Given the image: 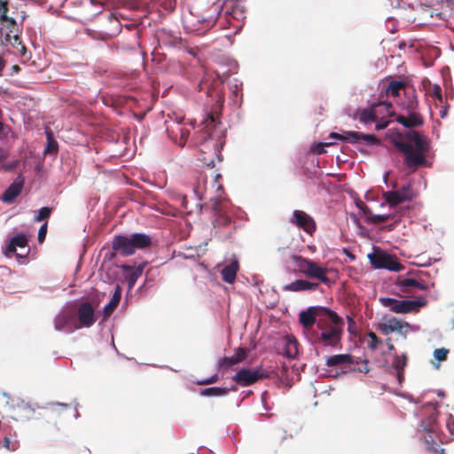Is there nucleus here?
<instances>
[{"mask_svg":"<svg viewBox=\"0 0 454 454\" xmlns=\"http://www.w3.org/2000/svg\"><path fill=\"white\" fill-rule=\"evenodd\" d=\"M344 320L335 311L327 308L323 309V314L318 317L315 331L309 338L315 345L325 348H340L344 332Z\"/></svg>","mask_w":454,"mask_h":454,"instance_id":"nucleus-1","label":"nucleus"},{"mask_svg":"<svg viewBox=\"0 0 454 454\" xmlns=\"http://www.w3.org/2000/svg\"><path fill=\"white\" fill-rule=\"evenodd\" d=\"M403 139H394V145L404 156V164L411 171L427 166L426 154L429 151V144L426 137L416 130H409Z\"/></svg>","mask_w":454,"mask_h":454,"instance_id":"nucleus-2","label":"nucleus"},{"mask_svg":"<svg viewBox=\"0 0 454 454\" xmlns=\"http://www.w3.org/2000/svg\"><path fill=\"white\" fill-rule=\"evenodd\" d=\"M152 245V238L145 233H133L129 236L115 235L112 240V249L121 256L132 255L137 250L146 249Z\"/></svg>","mask_w":454,"mask_h":454,"instance_id":"nucleus-3","label":"nucleus"},{"mask_svg":"<svg viewBox=\"0 0 454 454\" xmlns=\"http://www.w3.org/2000/svg\"><path fill=\"white\" fill-rule=\"evenodd\" d=\"M293 261L299 272L307 278L317 279L327 286H331L334 283V280H332L329 277V274L334 272L333 269L323 267L318 262L301 255L294 256Z\"/></svg>","mask_w":454,"mask_h":454,"instance_id":"nucleus-4","label":"nucleus"},{"mask_svg":"<svg viewBox=\"0 0 454 454\" xmlns=\"http://www.w3.org/2000/svg\"><path fill=\"white\" fill-rule=\"evenodd\" d=\"M328 367L341 366L343 372H359L367 373L369 372L366 361L361 363L355 360L354 356L349 354H339L329 356L325 361Z\"/></svg>","mask_w":454,"mask_h":454,"instance_id":"nucleus-5","label":"nucleus"},{"mask_svg":"<svg viewBox=\"0 0 454 454\" xmlns=\"http://www.w3.org/2000/svg\"><path fill=\"white\" fill-rule=\"evenodd\" d=\"M380 301L384 307H388L391 311L403 314L417 312L421 307L427 304V301L424 298L398 301L394 298L381 297Z\"/></svg>","mask_w":454,"mask_h":454,"instance_id":"nucleus-6","label":"nucleus"},{"mask_svg":"<svg viewBox=\"0 0 454 454\" xmlns=\"http://www.w3.org/2000/svg\"><path fill=\"white\" fill-rule=\"evenodd\" d=\"M371 264L375 269H385L398 272L403 269L397 257L383 251H376L369 255Z\"/></svg>","mask_w":454,"mask_h":454,"instance_id":"nucleus-7","label":"nucleus"},{"mask_svg":"<svg viewBox=\"0 0 454 454\" xmlns=\"http://www.w3.org/2000/svg\"><path fill=\"white\" fill-rule=\"evenodd\" d=\"M212 210L214 212V227H226L231 224V218L229 214V202L221 198L210 200Z\"/></svg>","mask_w":454,"mask_h":454,"instance_id":"nucleus-8","label":"nucleus"},{"mask_svg":"<svg viewBox=\"0 0 454 454\" xmlns=\"http://www.w3.org/2000/svg\"><path fill=\"white\" fill-rule=\"evenodd\" d=\"M96 306L89 301H82L77 307L78 323L74 325L75 329L92 326L96 320Z\"/></svg>","mask_w":454,"mask_h":454,"instance_id":"nucleus-9","label":"nucleus"},{"mask_svg":"<svg viewBox=\"0 0 454 454\" xmlns=\"http://www.w3.org/2000/svg\"><path fill=\"white\" fill-rule=\"evenodd\" d=\"M323 309L324 308L310 307L307 310L300 312L299 320L303 326L304 333L308 339L312 334V332L315 331L317 321L320 317L317 315V312L321 311L323 313Z\"/></svg>","mask_w":454,"mask_h":454,"instance_id":"nucleus-10","label":"nucleus"},{"mask_svg":"<svg viewBox=\"0 0 454 454\" xmlns=\"http://www.w3.org/2000/svg\"><path fill=\"white\" fill-rule=\"evenodd\" d=\"M290 222L299 228H301L309 235H313L317 230V224L313 217L302 210H294Z\"/></svg>","mask_w":454,"mask_h":454,"instance_id":"nucleus-11","label":"nucleus"},{"mask_svg":"<svg viewBox=\"0 0 454 454\" xmlns=\"http://www.w3.org/2000/svg\"><path fill=\"white\" fill-rule=\"evenodd\" d=\"M266 377V374L261 372L259 370H251L243 368L239 370L233 377L232 380L239 385L247 387L250 386L259 380Z\"/></svg>","mask_w":454,"mask_h":454,"instance_id":"nucleus-12","label":"nucleus"},{"mask_svg":"<svg viewBox=\"0 0 454 454\" xmlns=\"http://www.w3.org/2000/svg\"><path fill=\"white\" fill-rule=\"evenodd\" d=\"M147 262H144L137 266H131L129 264H121L120 268L125 273V278L128 282L129 289H132L137 280L141 277Z\"/></svg>","mask_w":454,"mask_h":454,"instance_id":"nucleus-13","label":"nucleus"},{"mask_svg":"<svg viewBox=\"0 0 454 454\" xmlns=\"http://www.w3.org/2000/svg\"><path fill=\"white\" fill-rule=\"evenodd\" d=\"M24 177L20 175L13 183L6 189L2 195V200L5 203H12L20 194L24 186Z\"/></svg>","mask_w":454,"mask_h":454,"instance_id":"nucleus-14","label":"nucleus"},{"mask_svg":"<svg viewBox=\"0 0 454 454\" xmlns=\"http://www.w3.org/2000/svg\"><path fill=\"white\" fill-rule=\"evenodd\" d=\"M407 115H398L396 117V121L409 129L423 125L424 119L419 112H407Z\"/></svg>","mask_w":454,"mask_h":454,"instance_id":"nucleus-15","label":"nucleus"},{"mask_svg":"<svg viewBox=\"0 0 454 454\" xmlns=\"http://www.w3.org/2000/svg\"><path fill=\"white\" fill-rule=\"evenodd\" d=\"M73 314L70 311H62L54 318V327L58 331H72L74 325L72 323Z\"/></svg>","mask_w":454,"mask_h":454,"instance_id":"nucleus-16","label":"nucleus"},{"mask_svg":"<svg viewBox=\"0 0 454 454\" xmlns=\"http://www.w3.org/2000/svg\"><path fill=\"white\" fill-rule=\"evenodd\" d=\"M169 137L180 146H184L190 136V129L176 124L171 129L168 128Z\"/></svg>","mask_w":454,"mask_h":454,"instance_id":"nucleus-17","label":"nucleus"},{"mask_svg":"<svg viewBox=\"0 0 454 454\" xmlns=\"http://www.w3.org/2000/svg\"><path fill=\"white\" fill-rule=\"evenodd\" d=\"M408 323H403L393 317L386 322L380 323L378 329L384 334L387 335L393 332H401L403 327H408Z\"/></svg>","mask_w":454,"mask_h":454,"instance_id":"nucleus-18","label":"nucleus"},{"mask_svg":"<svg viewBox=\"0 0 454 454\" xmlns=\"http://www.w3.org/2000/svg\"><path fill=\"white\" fill-rule=\"evenodd\" d=\"M319 284L315 282H309L305 279L295 280L285 286V290L290 292H300V291H315L318 288Z\"/></svg>","mask_w":454,"mask_h":454,"instance_id":"nucleus-19","label":"nucleus"},{"mask_svg":"<svg viewBox=\"0 0 454 454\" xmlns=\"http://www.w3.org/2000/svg\"><path fill=\"white\" fill-rule=\"evenodd\" d=\"M404 97L405 99L401 103L402 108L406 112H415L419 106L415 89L411 87L404 90Z\"/></svg>","mask_w":454,"mask_h":454,"instance_id":"nucleus-20","label":"nucleus"},{"mask_svg":"<svg viewBox=\"0 0 454 454\" xmlns=\"http://www.w3.org/2000/svg\"><path fill=\"white\" fill-rule=\"evenodd\" d=\"M397 286L402 292L407 293L410 288H417L419 290H427V285L424 281H419L411 278H398Z\"/></svg>","mask_w":454,"mask_h":454,"instance_id":"nucleus-21","label":"nucleus"},{"mask_svg":"<svg viewBox=\"0 0 454 454\" xmlns=\"http://www.w3.org/2000/svg\"><path fill=\"white\" fill-rule=\"evenodd\" d=\"M364 215L366 216V221L370 223L379 224L387 222L391 219V215H375L372 210L364 203L358 205Z\"/></svg>","mask_w":454,"mask_h":454,"instance_id":"nucleus-22","label":"nucleus"},{"mask_svg":"<svg viewBox=\"0 0 454 454\" xmlns=\"http://www.w3.org/2000/svg\"><path fill=\"white\" fill-rule=\"evenodd\" d=\"M239 270V262L234 260L221 270L222 278L228 284L234 283Z\"/></svg>","mask_w":454,"mask_h":454,"instance_id":"nucleus-23","label":"nucleus"},{"mask_svg":"<svg viewBox=\"0 0 454 454\" xmlns=\"http://www.w3.org/2000/svg\"><path fill=\"white\" fill-rule=\"evenodd\" d=\"M27 246V239L24 234H19L11 239L9 241L5 254L10 256L11 254L16 253L17 247L25 248Z\"/></svg>","mask_w":454,"mask_h":454,"instance_id":"nucleus-24","label":"nucleus"},{"mask_svg":"<svg viewBox=\"0 0 454 454\" xmlns=\"http://www.w3.org/2000/svg\"><path fill=\"white\" fill-rule=\"evenodd\" d=\"M408 89L405 82L393 80L385 88V92L387 96L397 98L402 90L404 91Z\"/></svg>","mask_w":454,"mask_h":454,"instance_id":"nucleus-25","label":"nucleus"},{"mask_svg":"<svg viewBox=\"0 0 454 454\" xmlns=\"http://www.w3.org/2000/svg\"><path fill=\"white\" fill-rule=\"evenodd\" d=\"M7 27L10 29V33L6 35V40L10 42V43L17 48V50L20 51V53L24 56L27 49L24 44H22V42L20 40V37L18 35H12L11 34L14 32L15 26H12L9 23H7Z\"/></svg>","mask_w":454,"mask_h":454,"instance_id":"nucleus-26","label":"nucleus"},{"mask_svg":"<svg viewBox=\"0 0 454 454\" xmlns=\"http://www.w3.org/2000/svg\"><path fill=\"white\" fill-rule=\"evenodd\" d=\"M385 202L391 207H395L405 200L402 198L397 191H388L382 194Z\"/></svg>","mask_w":454,"mask_h":454,"instance_id":"nucleus-27","label":"nucleus"},{"mask_svg":"<svg viewBox=\"0 0 454 454\" xmlns=\"http://www.w3.org/2000/svg\"><path fill=\"white\" fill-rule=\"evenodd\" d=\"M359 137L360 135L357 131H344L343 134L332 132L329 135V138H336L342 141H348L351 144H356Z\"/></svg>","mask_w":454,"mask_h":454,"instance_id":"nucleus-28","label":"nucleus"},{"mask_svg":"<svg viewBox=\"0 0 454 454\" xmlns=\"http://www.w3.org/2000/svg\"><path fill=\"white\" fill-rule=\"evenodd\" d=\"M9 12V0H0V20L2 23H9L12 26H16V20L8 16Z\"/></svg>","mask_w":454,"mask_h":454,"instance_id":"nucleus-29","label":"nucleus"},{"mask_svg":"<svg viewBox=\"0 0 454 454\" xmlns=\"http://www.w3.org/2000/svg\"><path fill=\"white\" fill-rule=\"evenodd\" d=\"M298 346H299L298 341L295 339L287 338L286 340V343H285V348H284L285 354L288 357H292V358L296 357V356L299 353Z\"/></svg>","mask_w":454,"mask_h":454,"instance_id":"nucleus-30","label":"nucleus"},{"mask_svg":"<svg viewBox=\"0 0 454 454\" xmlns=\"http://www.w3.org/2000/svg\"><path fill=\"white\" fill-rule=\"evenodd\" d=\"M228 391L225 387H211L202 389L200 394L206 396H222L227 395Z\"/></svg>","mask_w":454,"mask_h":454,"instance_id":"nucleus-31","label":"nucleus"},{"mask_svg":"<svg viewBox=\"0 0 454 454\" xmlns=\"http://www.w3.org/2000/svg\"><path fill=\"white\" fill-rule=\"evenodd\" d=\"M377 119L376 112L372 107L364 109L361 114L359 120L363 123H369L375 121Z\"/></svg>","mask_w":454,"mask_h":454,"instance_id":"nucleus-32","label":"nucleus"},{"mask_svg":"<svg viewBox=\"0 0 454 454\" xmlns=\"http://www.w3.org/2000/svg\"><path fill=\"white\" fill-rule=\"evenodd\" d=\"M406 365H407L406 355L403 354L402 356H395L392 366H393V368H395V370L396 372L403 371Z\"/></svg>","mask_w":454,"mask_h":454,"instance_id":"nucleus-33","label":"nucleus"},{"mask_svg":"<svg viewBox=\"0 0 454 454\" xmlns=\"http://www.w3.org/2000/svg\"><path fill=\"white\" fill-rule=\"evenodd\" d=\"M402 198L405 200H412L414 193L411 184L403 185L399 190H396Z\"/></svg>","mask_w":454,"mask_h":454,"instance_id":"nucleus-34","label":"nucleus"},{"mask_svg":"<svg viewBox=\"0 0 454 454\" xmlns=\"http://www.w3.org/2000/svg\"><path fill=\"white\" fill-rule=\"evenodd\" d=\"M367 336L370 339L367 347L372 350H376L382 342L381 340L373 332H369Z\"/></svg>","mask_w":454,"mask_h":454,"instance_id":"nucleus-35","label":"nucleus"},{"mask_svg":"<svg viewBox=\"0 0 454 454\" xmlns=\"http://www.w3.org/2000/svg\"><path fill=\"white\" fill-rule=\"evenodd\" d=\"M360 137L357 138L356 144L361 143V140H364L368 145H376L380 143V140L377 138L375 135L372 134H363L359 132Z\"/></svg>","mask_w":454,"mask_h":454,"instance_id":"nucleus-36","label":"nucleus"},{"mask_svg":"<svg viewBox=\"0 0 454 454\" xmlns=\"http://www.w3.org/2000/svg\"><path fill=\"white\" fill-rule=\"evenodd\" d=\"M236 364H238V360L235 359L234 356H231V357L225 356L219 360L218 366H219V368H229Z\"/></svg>","mask_w":454,"mask_h":454,"instance_id":"nucleus-37","label":"nucleus"},{"mask_svg":"<svg viewBox=\"0 0 454 454\" xmlns=\"http://www.w3.org/2000/svg\"><path fill=\"white\" fill-rule=\"evenodd\" d=\"M52 209L49 207H43L39 210L37 216L35 217V222H42L50 217Z\"/></svg>","mask_w":454,"mask_h":454,"instance_id":"nucleus-38","label":"nucleus"},{"mask_svg":"<svg viewBox=\"0 0 454 454\" xmlns=\"http://www.w3.org/2000/svg\"><path fill=\"white\" fill-rule=\"evenodd\" d=\"M118 305H116L115 303H114L113 301H109L105 307H104V310H103V314H104V318L106 319L108 318L112 314L113 312L114 311V309L117 308Z\"/></svg>","mask_w":454,"mask_h":454,"instance_id":"nucleus-39","label":"nucleus"},{"mask_svg":"<svg viewBox=\"0 0 454 454\" xmlns=\"http://www.w3.org/2000/svg\"><path fill=\"white\" fill-rule=\"evenodd\" d=\"M448 353H449V350L444 348H437L434 351V357L439 360V361H444L447 359V356H448Z\"/></svg>","mask_w":454,"mask_h":454,"instance_id":"nucleus-40","label":"nucleus"},{"mask_svg":"<svg viewBox=\"0 0 454 454\" xmlns=\"http://www.w3.org/2000/svg\"><path fill=\"white\" fill-rule=\"evenodd\" d=\"M121 298V287L119 285L115 286V289L114 294L112 296L111 301L118 305L120 303Z\"/></svg>","mask_w":454,"mask_h":454,"instance_id":"nucleus-41","label":"nucleus"},{"mask_svg":"<svg viewBox=\"0 0 454 454\" xmlns=\"http://www.w3.org/2000/svg\"><path fill=\"white\" fill-rule=\"evenodd\" d=\"M46 233H47V223H43L39 231H38V241L39 243H43L45 239V237H46Z\"/></svg>","mask_w":454,"mask_h":454,"instance_id":"nucleus-42","label":"nucleus"},{"mask_svg":"<svg viewBox=\"0 0 454 454\" xmlns=\"http://www.w3.org/2000/svg\"><path fill=\"white\" fill-rule=\"evenodd\" d=\"M247 356V351L244 348H238L236 349V354L234 356L235 359L238 360V363L243 361Z\"/></svg>","mask_w":454,"mask_h":454,"instance_id":"nucleus-43","label":"nucleus"},{"mask_svg":"<svg viewBox=\"0 0 454 454\" xmlns=\"http://www.w3.org/2000/svg\"><path fill=\"white\" fill-rule=\"evenodd\" d=\"M333 143H325V144H317L314 146L313 152L317 154H322L325 153V146H330Z\"/></svg>","mask_w":454,"mask_h":454,"instance_id":"nucleus-44","label":"nucleus"},{"mask_svg":"<svg viewBox=\"0 0 454 454\" xmlns=\"http://www.w3.org/2000/svg\"><path fill=\"white\" fill-rule=\"evenodd\" d=\"M347 320H348V331L351 334L355 333L356 329V324L354 318L352 317L348 316Z\"/></svg>","mask_w":454,"mask_h":454,"instance_id":"nucleus-45","label":"nucleus"},{"mask_svg":"<svg viewBox=\"0 0 454 454\" xmlns=\"http://www.w3.org/2000/svg\"><path fill=\"white\" fill-rule=\"evenodd\" d=\"M432 95L439 101H442V89L439 85H434L432 90Z\"/></svg>","mask_w":454,"mask_h":454,"instance_id":"nucleus-46","label":"nucleus"},{"mask_svg":"<svg viewBox=\"0 0 454 454\" xmlns=\"http://www.w3.org/2000/svg\"><path fill=\"white\" fill-rule=\"evenodd\" d=\"M217 380H218V376H217V374H215V375L211 376L210 378H207L206 380L199 381L198 384L199 385H210V384L215 383Z\"/></svg>","mask_w":454,"mask_h":454,"instance_id":"nucleus-47","label":"nucleus"},{"mask_svg":"<svg viewBox=\"0 0 454 454\" xmlns=\"http://www.w3.org/2000/svg\"><path fill=\"white\" fill-rule=\"evenodd\" d=\"M19 165V161L18 160H14L12 162H10V163H7V164H4L2 166L3 169L4 170H7V171H11L14 168H16Z\"/></svg>","mask_w":454,"mask_h":454,"instance_id":"nucleus-48","label":"nucleus"},{"mask_svg":"<svg viewBox=\"0 0 454 454\" xmlns=\"http://www.w3.org/2000/svg\"><path fill=\"white\" fill-rule=\"evenodd\" d=\"M201 161H202L205 165H207V166H208V167H211V168L215 167V160H214V158H213V157H211V158H207L206 156H204L203 158H201Z\"/></svg>","mask_w":454,"mask_h":454,"instance_id":"nucleus-49","label":"nucleus"},{"mask_svg":"<svg viewBox=\"0 0 454 454\" xmlns=\"http://www.w3.org/2000/svg\"><path fill=\"white\" fill-rule=\"evenodd\" d=\"M4 442V448H6L9 450H15L13 447H11L12 442H11L10 438L5 437Z\"/></svg>","mask_w":454,"mask_h":454,"instance_id":"nucleus-50","label":"nucleus"},{"mask_svg":"<svg viewBox=\"0 0 454 454\" xmlns=\"http://www.w3.org/2000/svg\"><path fill=\"white\" fill-rule=\"evenodd\" d=\"M7 157H8L7 152L4 149L0 148V162L4 160Z\"/></svg>","mask_w":454,"mask_h":454,"instance_id":"nucleus-51","label":"nucleus"},{"mask_svg":"<svg viewBox=\"0 0 454 454\" xmlns=\"http://www.w3.org/2000/svg\"><path fill=\"white\" fill-rule=\"evenodd\" d=\"M440 116L442 118H445L447 116V114H448V107L447 106H442L441 109H440Z\"/></svg>","mask_w":454,"mask_h":454,"instance_id":"nucleus-52","label":"nucleus"},{"mask_svg":"<svg viewBox=\"0 0 454 454\" xmlns=\"http://www.w3.org/2000/svg\"><path fill=\"white\" fill-rule=\"evenodd\" d=\"M6 65V61L0 56V75L2 74Z\"/></svg>","mask_w":454,"mask_h":454,"instance_id":"nucleus-53","label":"nucleus"},{"mask_svg":"<svg viewBox=\"0 0 454 454\" xmlns=\"http://www.w3.org/2000/svg\"><path fill=\"white\" fill-rule=\"evenodd\" d=\"M386 343H387V348H388V349H389L390 351L395 349V347H394V345H393V343H392V340H391L390 338H387V339L386 340Z\"/></svg>","mask_w":454,"mask_h":454,"instance_id":"nucleus-54","label":"nucleus"},{"mask_svg":"<svg viewBox=\"0 0 454 454\" xmlns=\"http://www.w3.org/2000/svg\"><path fill=\"white\" fill-rule=\"evenodd\" d=\"M387 122H383V123H377L376 126H375V129L377 130H380V129H383L387 127Z\"/></svg>","mask_w":454,"mask_h":454,"instance_id":"nucleus-55","label":"nucleus"},{"mask_svg":"<svg viewBox=\"0 0 454 454\" xmlns=\"http://www.w3.org/2000/svg\"><path fill=\"white\" fill-rule=\"evenodd\" d=\"M213 150H214V153H213V156H216L218 160L220 161L221 159H220V156L218 154V150L216 148V145L215 144L214 146H213Z\"/></svg>","mask_w":454,"mask_h":454,"instance_id":"nucleus-56","label":"nucleus"},{"mask_svg":"<svg viewBox=\"0 0 454 454\" xmlns=\"http://www.w3.org/2000/svg\"><path fill=\"white\" fill-rule=\"evenodd\" d=\"M397 372V378H398V380L399 382L401 383L402 380H403L404 376H403V371H400V372Z\"/></svg>","mask_w":454,"mask_h":454,"instance_id":"nucleus-57","label":"nucleus"},{"mask_svg":"<svg viewBox=\"0 0 454 454\" xmlns=\"http://www.w3.org/2000/svg\"><path fill=\"white\" fill-rule=\"evenodd\" d=\"M56 147H57V143L55 141L49 142L48 150H51L52 148H56Z\"/></svg>","mask_w":454,"mask_h":454,"instance_id":"nucleus-58","label":"nucleus"},{"mask_svg":"<svg viewBox=\"0 0 454 454\" xmlns=\"http://www.w3.org/2000/svg\"><path fill=\"white\" fill-rule=\"evenodd\" d=\"M28 252H29V250L27 249L25 254H17V257L25 258L27 255Z\"/></svg>","mask_w":454,"mask_h":454,"instance_id":"nucleus-59","label":"nucleus"},{"mask_svg":"<svg viewBox=\"0 0 454 454\" xmlns=\"http://www.w3.org/2000/svg\"><path fill=\"white\" fill-rule=\"evenodd\" d=\"M12 69H13V71H14V72H19L20 68V67H19V66L14 65V66L12 67Z\"/></svg>","mask_w":454,"mask_h":454,"instance_id":"nucleus-60","label":"nucleus"},{"mask_svg":"<svg viewBox=\"0 0 454 454\" xmlns=\"http://www.w3.org/2000/svg\"><path fill=\"white\" fill-rule=\"evenodd\" d=\"M3 129H4V124H3V122L0 121V133L3 131Z\"/></svg>","mask_w":454,"mask_h":454,"instance_id":"nucleus-61","label":"nucleus"},{"mask_svg":"<svg viewBox=\"0 0 454 454\" xmlns=\"http://www.w3.org/2000/svg\"><path fill=\"white\" fill-rule=\"evenodd\" d=\"M221 177H222V176H221V175H220V174H217V175L215 176V181H217V179H218V178H221Z\"/></svg>","mask_w":454,"mask_h":454,"instance_id":"nucleus-62","label":"nucleus"},{"mask_svg":"<svg viewBox=\"0 0 454 454\" xmlns=\"http://www.w3.org/2000/svg\"><path fill=\"white\" fill-rule=\"evenodd\" d=\"M217 189H218V191H223V185L222 184H218Z\"/></svg>","mask_w":454,"mask_h":454,"instance_id":"nucleus-63","label":"nucleus"},{"mask_svg":"<svg viewBox=\"0 0 454 454\" xmlns=\"http://www.w3.org/2000/svg\"><path fill=\"white\" fill-rule=\"evenodd\" d=\"M202 145H203L204 147H208V145H207V143H204Z\"/></svg>","mask_w":454,"mask_h":454,"instance_id":"nucleus-64","label":"nucleus"}]
</instances>
